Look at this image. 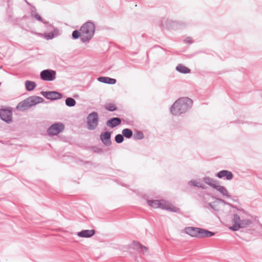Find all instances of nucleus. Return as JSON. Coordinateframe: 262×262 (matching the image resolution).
Wrapping results in <instances>:
<instances>
[{
	"instance_id": "1",
	"label": "nucleus",
	"mask_w": 262,
	"mask_h": 262,
	"mask_svg": "<svg viewBox=\"0 0 262 262\" xmlns=\"http://www.w3.org/2000/svg\"><path fill=\"white\" fill-rule=\"evenodd\" d=\"M193 104L192 100L188 97H182L177 100L170 107L172 115L179 116L190 110Z\"/></svg>"
},
{
	"instance_id": "2",
	"label": "nucleus",
	"mask_w": 262,
	"mask_h": 262,
	"mask_svg": "<svg viewBox=\"0 0 262 262\" xmlns=\"http://www.w3.org/2000/svg\"><path fill=\"white\" fill-rule=\"evenodd\" d=\"M239 211L238 214H234L232 219L233 225L230 227V229L233 231H237L240 228H245L249 226L252 224V222L250 220L244 219L241 220V216L242 217V214L245 213V211L243 209H237Z\"/></svg>"
},
{
	"instance_id": "3",
	"label": "nucleus",
	"mask_w": 262,
	"mask_h": 262,
	"mask_svg": "<svg viewBox=\"0 0 262 262\" xmlns=\"http://www.w3.org/2000/svg\"><path fill=\"white\" fill-rule=\"evenodd\" d=\"M44 99L39 96H32L18 103L16 106L18 110L24 112L30 107L42 103Z\"/></svg>"
},
{
	"instance_id": "4",
	"label": "nucleus",
	"mask_w": 262,
	"mask_h": 262,
	"mask_svg": "<svg viewBox=\"0 0 262 262\" xmlns=\"http://www.w3.org/2000/svg\"><path fill=\"white\" fill-rule=\"evenodd\" d=\"M99 123L98 114L96 112L90 113L87 117V128L90 130H95Z\"/></svg>"
},
{
	"instance_id": "5",
	"label": "nucleus",
	"mask_w": 262,
	"mask_h": 262,
	"mask_svg": "<svg viewBox=\"0 0 262 262\" xmlns=\"http://www.w3.org/2000/svg\"><path fill=\"white\" fill-rule=\"evenodd\" d=\"M56 72L51 69L43 70L40 73V79L45 81H52L56 78Z\"/></svg>"
},
{
	"instance_id": "6",
	"label": "nucleus",
	"mask_w": 262,
	"mask_h": 262,
	"mask_svg": "<svg viewBox=\"0 0 262 262\" xmlns=\"http://www.w3.org/2000/svg\"><path fill=\"white\" fill-rule=\"evenodd\" d=\"M64 129V125L61 122L52 124L48 129L47 133L50 136H56L61 133Z\"/></svg>"
},
{
	"instance_id": "7",
	"label": "nucleus",
	"mask_w": 262,
	"mask_h": 262,
	"mask_svg": "<svg viewBox=\"0 0 262 262\" xmlns=\"http://www.w3.org/2000/svg\"><path fill=\"white\" fill-rule=\"evenodd\" d=\"M80 31L82 34H91L94 35L95 25L93 22L89 20L82 25Z\"/></svg>"
},
{
	"instance_id": "8",
	"label": "nucleus",
	"mask_w": 262,
	"mask_h": 262,
	"mask_svg": "<svg viewBox=\"0 0 262 262\" xmlns=\"http://www.w3.org/2000/svg\"><path fill=\"white\" fill-rule=\"evenodd\" d=\"M0 118L6 122L10 123L12 121V110L11 107L0 109Z\"/></svg>"
},
{
	"instance_id": "9",
	"label": "nucleus",
	"mask_w": 262,
	"mask_h": 262,
	"mask_svg": "<svg viewBox=\"0 0 262 262\" xmlns=\"http://www.w3.org/2000/svg\"><path fill=\"white\" fill-rule=\"evenodd\" d=\"M41 95L45 97L47 99L50 100H57L62 98V94L57 91H41Z\"/></svg>"
},
{
	"instance_id": "10",
	"label": "nucleus",
	"mask_w": 262,
	"mask_h": 262,
	"mask_svg": "<svg viewBox=\"0 0 262 262\" xmlns=\"http://www.w3.org/2000/svg\"><path fill=\"white\" fill-rule=\"evenodd\" d=\"M202 228L194 227H188L185 228V232L189 235L200 238Z\"/></svg>"
},
{
	"instance_id": "11",
	"label": "nucleus",
	"mask_w": 262,
	"mask_h": 262,
	"mask_svg": "<svg viewBox=\"0 0 262 262\" xmlns=\"http://www.w3.org/2000/svg\"><path fill=\"white\" fill-rule=\"evenodd\" d=\"M111 134V132L106 131L101 133L100 134V140L103 144L106 146H110L112 144Z\"/></svg>"
},
{
	"instance_id": "12",
	"label": "nucleus",
	"mask_w": 262,
	"mask_h": 262,
	"mask_svg": "<svg viewBox=\"0 0 262 262\" xmlns=\"http://www.w3.org/2000/svg\"><path fill=\"white\" fill-rule=\"evenodd\" d=\"M216 177L219 179L225 178L226 180H231L233 177V173L227 170H222L215 174Z\"/></svg>"
},
{
	"instance_id": "13",
	"label": "nucleus",
	"mask_w": 262,
	"mask_h": 262,
	"mask_svg": "<svg viewBox=\"0 0 262 262\" xmlns=\"http://www.w3.org/2000/svg\"><path fill=\"white\" fill-rule=\"evenodd\" d=\"M121 123V119L119 117H113L108 119L106 122V125L111 128H115Z\"/></svg>"
},
{
	"instance_id": "14",
	"label": "nucleus",
	"mask_w": 262,
	"mask_h": 262,
	"mask_svg": "<svg viewBox=\"0 0 262 262\" xmlns=\"http://www.w3.org/2000/svg\"><path fill=\"white\" fill-rule=\"evenodd\" d=\"M167 26L168 28L177 29L186 26V24L182 21H173L171 20H166Z\"/></svg>"
},
{
	"instance_id": "15",
	"label": "nucleus",
	"mask_w": 262,
	"mask_h": 262,
	"mask_svg": "<svg viewBox=\"0 0 262 262\" xmlns=\"http://www.w3.org/2000/svg\"><path fill=\"white\" fill-rule=\"evenodd\" d=\"M96 233L94 229L91 230H82L77 232V235L80 237L90 238L92 237Z\"/></svg>"
},
{
	"instance_id": "16",
	"label": "nucleus",
	"mask_w": 262,
	"mask_h": 262,
	"mask_svg": "<svg viewBox=\"0 0 262 262\" xmlns=\"http://www.w3.org/2000/svg\"><path fill=\"white\" fill-rule=\"evenodd\" d=\"M97 80L99 82L109 84H115L117 82V80L116 79L104 76H100L98 77Z\"/></svg>"
},
{
	"instance_id": "17",
	"label": "nucleus",
	"mask_w": 262,
	"mask_h": 262,
	"mask_svg": "<svg viewBox=\"0 0 262 262\" xmlns=\"http://www.w3.org/2000/svg\"><path fill=\"white\" fill-rule=\"evenodd\" d=\"M59 35V31L58 28H54L53 31L48 33H44L43 37L47 40L53 39L55 37Z\"/></svg>"
},
{
	"instance_id": "18",
	"label": "nucleus",
	"mask_w": 262,
	"mask_h": 262,
	"mask_svg": "<svg viewBox=\"0 0 262 262\" xmlns=\"http://www.w3.org/2000/svg\"><path fill=\"white\" fill-rule=\"evenodd\" d=\"M214 189L219 191L223 196H226L227 198H231V196L228 194L227 189L224 186L216 185Z\"/></svg>"
},
{
	"instance_id": "19",
	"label": "nucleus",
	"mask_w": 262,
	"mask_h": 262,
	"mask_svg": "<svg viewBox=\"0 0 262 262\" xmlns=\"http://www.w3.org/2000/svg\"><path fill=\"white\" fill-rule=\"evenodd\" d=\"M203 180L204 183H205L206 184L208 185L209 186H211L213 188H214L215 186L217 185L219 183V181L216 180H214L212 178H210L209 177H205L203 178Z\"/></svg>"
},
{
	"instance_id": "20",
	"label": "nucleus",
	"mask_w": 262,
	"mask_h": 262,
	"mask_svg": "<svg viewBox=\"0 0 262 262\" xmlns=\"http://www.w3.org/2000/svg\"><path fill=\"white\" fill-rule=\"evenodd\" d=\"M176 70L182 74H188L190 73L191 72V70L189 68L181 64H179L176 67Z\"/></svg>"
},
{
	"instance_id": "21",
	"label": "nucleus",
	"mask_w": 262,
	"mask_h": 262,
	"mask_svg": "<svg viewBox=\"0 0 262 262\" xmlns=\"http://www.w3.org/2000/svg\"><path fill=\"white\" fill-rule=\"evenodd\" d=\"M133 244L139 250V252L142 254L146 253L148 251V247L142 245L138 242L134 241Z\"/></svg>"
},
{
	"instance_id": "22",
	"label": "nucleus",
	"mask_w": 262,
	"mask_h": 262,
	"mask_svg": "<svg viewBox=\"0 0 262 262\" xmlns=\"http://www.w3.org/2000/svg\"><path fill=\"white\" fill-rule=\"evenodd\" d=\"M25 85L26 90L29 92L32 91L36 87V83L31 80H26L25 83Z\"/></svg>"
},
{
	"instance_id": "23",
	"label": "nucleus",
	"mask_w": 262,
	"mask_h": 262,
	"mask_svg": "<svg viewBox=\"0 0 262 262\" xmlns=\"http://www.w3.org/2000/svg\"><path fill=\"white\" fill-rule=\"evenodd\" d=\"M215 235V232L209 231L207 229L202 228L200 238L209 237Z\"/></svg>"
},
{
	"instance_id": "24",
	"label": "nucleus",
	"mask_w": 262,
	"mask_h": 262,
	"mask_svg": "<svg viewBox=\"0 0 262 262\" xmlns=\"http://www.w3.org/2000/svg\"><path fill=\"white\" fill-rule=\"evenodd\" d=\"M122 134L124 138L125 137L127 139H130L132 137L133 133L132 129L129 128H124L122 131Z\"/></svg>"
},
{
	"instance_id": "25",
	"label": "nucleus",
	"mask_w": 262,
	"mask_h": 262,
	"mask_svg": "<svg viewBox=\"0 0 262 262\" xmlns=\"http://www.w3.org/2000/svg\"><path fill=\"white\" fill-rule=\"evenodd\" d=\"M159 201L158 200H147V204L153 208H158Z\"/></svg>"
},
{
	"instance_id": "26",
	"label": "nucleus",
	"mask_w": 262,
	"mask_h": 262,
	"mask_svg": "<svg viewBox=\"0 0 262 262\" xmlns=\"http://www.w3.org/2000/svg\"><path fill=\"white\" fill-rule=\"evenodd\" d=\"M65 103L68 107H73L76 105V101L74 98L72 97H68L66 99Z\"/></svg>"
},
{
	"instance_id": "27",
	"label": "nucleus",
	"mask_w": 262,
	"mask_h": 262,
	"mask_svg": "<svg viewBox=\"0 0 262 262\" xmlns=\"http://www.w3.org/2000/svg\"><path fill=\"white\" fill-rule=\"evenodd\" d=\"M104 108L109 112H114L117 110V107L113 103H108L104 105Z\"/></svg>"
},
{
	"instance_id": "28",
	"label": "nucleus",
	"mask_w": 262,
	"mask_h": 262,
	"mask_svg": "<svg viewBox=\"0 0 262 262\" xmlns=\"http://www.w3.org/2000/svg\"><path fill=\"white\" fill-rule=\"evenodd\" d=\"M168 204H169V203L167 201H165V200H160L159 201V206H158V208H161L163 210H167V208H168Z\"/></svg>"
},
{
	"instance_id": "29",
	"label": "nucleus",
	"mask_w": 262,
	"mask_h": 262,
	"mask_svg": "<svg viewBox=\"0 0 262 262\" xmlns=\"http://www.w3.org/2000/svg\"><path fill=\"white\" fill-rule=\"evenodd\" d=\"M30 14H31V17L32 18H35L36 20H37L39 21H43L42 18L35 11L31 10Z\"/></svg>"
},
{
	"instance_id": "30",
	"label": "nucleus",
	"mask_w": 262,
	"mask_h": 262,
	"mask_svg": "<svg viewBox=\"0 0 262 262\" xmlns=\"http://www.w3.org/2000/svg\"><path fill=\"white\" fill-rule=\"evenodd\" d=\"M86 35H81L80 37L81 41L83 42H88L93 37L94 35L91 34H85Z\"/></svg>"
},
{
	"instance_id": "31",
	"label": "nucleus",
	"mask_w": 262,
	"mask_h": 262,
	"mask_svg": "<svg viewBox=\"0 0 262 262\" xmlns=\"http://www.w3.org/2000/svg\"><path fill=\"white\" fill-rule=\"evenodd\" d=\"M188 184L191 186H193L196 187L198 188H201L202 189L205 188V187L203 184H201L199 183H198L194 180H191L190 181H189L188 182Z\"/></svg>"
},
{
	"instance_id": "32",
	"label": "nucleus",
	"mask_w": 262,
	"mask_h": 262,
	"mask_svg": "<svg viewBox=\"0 0 262 262\" xmlns=\"http://www.w3.org/2000/svg\"><path fill=\"white\" fill-rule=\"evenodd\" d=\"M144 135L143 133L140 130H136L135 134L134 135L133 138L135 140H141L143 139Z\"/></svg>"
},
{
	"instance_id": "33",
	"label": "nucleus",
	"mask_w": 262,
	"mask_h": 262,
	"mask_svg": "<svg viewBox=\"0 0 262 262\" xmlns=\"http://www.w3.org/2000/svg\"><path fill=\"white\" fill-rule=\"evenodd\" d=\"M81 34H82V33L80 30L79 31L78 30H74L72 33V39H74V40L78 39L79 37H81Z\"/></svg>"
},
{
	"instance_id": "34",
	"label": "nucleus",
	"mask_w": 262,
	"mask_h": 262,
	"mask_svg": "<svg viewBox=\"0 0 262 262\" xmlns=\"http://www.w3.org/2000/svg\"><path fill=\"white\" fill-rule=\"evenodd\" d=\"M124 139V137H123L122 134H117L115 137V141L118 144L122 143Z\"/></svg>"
},
{
	"instance_id": "35",
	"label": "nucleus",
	"mask_w": 262,
	"mask_h": 262,
	"mask_svg": "<svg viewBox=\"0 0 262 262\" xmlns=\"http://www.w3.org/2000/svg\"><path fill=\"white\" fill-rule=\"evenodd\" d=\"M90 149L94 152L97 154H102L103 150L102 148L99 147V146H95L90 147Z\"/></svg>"
},
{
	"instance_id": "36",
	"label": "nucleus",
	"mask_w": 262,
	"mask_h": 262,
	"mask_svg": "<svg viewBox=\"0 0 262 262\" xmlns=\"http://www.w3.org/2000/svg\"><path fill=\"white\" fill-rule=\"evenodd\" d=\"M167 210L170 211L172 212H177L179 210V208L173 206L171 204L169 203Z\"/></svg>"
},
{
	"instance_id": "37",
	"label": "nucleus",
	"mask_w": 262,
	"mask_h": 262,
	"mask_svg": "<svg viewBox=\"0 0 262 262\" xmlns=\"http://www.w3.org/2000/svg\"><path fill=\"white\" fill-rule=\"evenodd\" d=\"M216 200L221 202V203H222L223 204H226V205H229V206H232L233 208H236V209H238L237 207H234L233 206H232V205H231L229 203H227L224 200L222 199H220V198H216Z\"/></svg>"
},
{
	"instance_id": "38",
	"label": "nucleus",
	"mask_w": 262,
	"mask_h": 262,
	"mask_svg": "<svg viewBox=\"0 0 262 262\" xmlns=\"http://www.w3.org/2000/svg\"><path fill=\"white\" fill-rule=\"evenodd\" d=\"M184 41L185 43L189 44H191L193 42V40H192V38L190 37H186Z\"/></svg>"
},
{
	"instance_id": "39",
	"label": "nucleus",
	"mask_w": 262,
	"mask_h": 262,
	"mask_svg": "<svg viewBox=\"0 0 262 262\" xmlns=\"http://www.w3.org/2000/svg\"><path fill=\"white\" fill-rule=\"evenodd\" d=\"M208 205L211 208H212L213 210H215V211H217V209L216 208L215 206L212 204V203H208Z\"/></svg>"
},
{
	"instance_id": "40",
	"label": "nucleus",
	"mask_w": 262,
	"mask_h": 262,
	"mask_svg": "<svg viewBox=\"0 0 262 262\" xmlns=\"http://www.w3.org/2000/svg\"><path fill=\"white\" fill-rule=\"evenodd\" d=\"M41 22L45 25H47V24H49V21H48L47 20H44L43 19V21H41Z\"/></svg>"
},
{
	"instance_id": "41",
	"label": "nucleus",
	"mask_w": 262,
	"mask_h": 262,
	"mask_svg": "<svg viewBox=\"0 0 262 262\" xmlns=\"http://www.w3.org/2000/svg\"><path fill=\"white\" fill-rule=\"evenodd\" d=\"M28 6H31V4L29 3L27 0H24Z\"/></svg>"
},
{
	"instance_id": "42",
	"label": "nucleus",
	"mask_w": 262,
	"mask_h": 262,
	"mask_svg": "<svg viewBox=\"0 0 262 262\" xmlns=\"http://www.w3.org/2000/svg\"><path fill=\"white\" fill-rule=\"evenodd\" d=\"M31 7H32V10L35 11L36 8H35V6H32Z\"/></svg>"
},
{
	"instance_id": "43",
	"label": "nucleus",
	"mask_w": 262,
	"mask_h": 262,
	"mask_svg": "<svg viewBox=\"0 0 262 262\" xmlns=\"http://www.w3.org/2000/svg\"><path fill=\"white\" fill-rule=\"evenodd\" d=\"M154 47H159V46H158L156 45V46H155Z\"/></svg>"
}]
</instances>
